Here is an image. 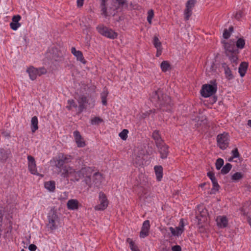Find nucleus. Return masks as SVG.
<instances>
[{"label":"nucleus","instance_id":"bb28decb","mask_svg":"<svg viewBox=\"0 0 251 251\" xmlns=\"http://www.w3.org/2000/svg\"><path fill=\"white\" fill-rule=\"evenodd\" d=\"M45 187L50 192H53L55 189V183L54 181H49L45 182Z\"/></svg>","mask_w":251,"mask_h":251},{"label":"nucleus","instance_id":"49530a36","mask_svg":"<svg viewBox=\"0 0 251 251\" xmlns=\"http://www.w3.org/2000/svg\"><path fill=\"white\" fill-rule=\"evenodd\" d=\"M224 164V160L221 158H219L216 162V168L217 170H220Z\"/></svg>","mask_w":251,"mask_h":251},{"label":"nucleus","instance_id":"a18cd8bd","mask_svg":"<svg viewBox=\"0 0 251 251\" xmlns=\"http://www.w3.org/2000/svg\"><path fill=\"white\" fill-rule=\"evenodd\" d=\"M196 3V0H189L186 4V7L192 10Z\"/></svg>","mask_w":251,"mask_h":251},{"label":"nucleus","instance_id":"1a4fd4ad","mask_svg":"<svg viewBox=\"0 0 251 251\" xmlns=\"http://www.w3.org/2000/svg\"><path fill=\"white\" fill-rule=\"evenodd\" d=\"M27 158L29 171L32 175L39 176V173L37 171L36 161L34 158L31 155H28Z\"/></svg>","mask_w":251,"mask_h":251},{"label":"nucleus","instance_id":"0e129e2a","mask_svg":"<svg viewBox=\"0 0 251 251\" xmlns=\"http://www.w3.org/2000/svg\"><path fill=\"white\" fill-rule=\"evenodd\" d=\"M210 71H213L214 70V64L212 63L209 68Z\"/></svg>","mask_w":251,"mask_h":251},{"label":"nucleus","instance_id":"72a5a7b5","mask_svg":"<svg viewBox=\"0 0 251 251\" xmlns=\"http://www.w3.org/2000/svg\"><path fill=\"white\" fill-rule=\"evenodd\" d=\"M108 92L107 90H104L101 94V99L102 104L106 105L107 104L106 98L108 96Z\"/></svg>","mask_w":251,"mask_h":251},{"label":"nucleus","instance_id":"a878e982","mask_svg":"<svg viewBox=\"0 0 251 251\" xmlns=\"http://www.w3.org/2000/svg\"><path fill=\"white\" fill-rule=\"evenodd\" d=\"M248 64L246 62H242L239 68V73L241 77H243L247 71Z\"/></svg>","mask_w":251,"mask_h":251},{"label":"nucleus","instance_id":"cd10ccee","mask_svg":"<svg viewBox=\"0 0 251 251\" xmlns=\"http://www.w3.org/2000/svg\"><path fill=\"white\" fill-rule=\"evenodd\" d=\"M104 37L111 39H114L117 38L118 33L111 28H109Z\"/></svg>","mask_w":251,"mask_h":251},{"label":"nucleus","instance_id":"69168bd1","mask_svg":"<svg viewBox=\"0 0 251 251\" xmlns=\"http://www.w3.org/2000/svg\"><path fill=\"white\" fill-rule=\"evenodd\" d=\"M234 158H234V157H233L231 156L230 158H228V161H230V162H231V161H232Z\"/></svg>","mask_w":251,"mask_h":251},{"label":"nucleus","instance_id":"f03ea898","mask_svg":"<svg viewBox=\"0 0 251 251\" xmlns=\"http://www.w3.org/2000/svg\"><path fill=\"white\" fill-rule=\"evenodd\" d=\"M60 168L59 172L62 177H71V180L73 181H77L80 179V171H76L75 169L69 165H65Z\"/></svg>","mask_w":251,"mask_h":251},{"label":"nucleus","instance_id":"c9c22d12","mask_svg":"<svg viewBox=\"0 0 251 251\" xmlns=\"http://www.w3.org/2000/svg\"><path fill=\"white\" fill-rule=\"evenodd\" d=\"M212 182L213 184V188L211 190V194H215L219 190L220 186L219 185L216 179L212 181Z\"/></svg>","mask_w":251,"mask_h":251},{"label":"nucleus","instance_id":"9d476101","mask_svg":"<svg viewBox=\"0 0 251 251\" xmlns=\"http://www.w3.org/2000/svg\"><path fill=\"white\" fill-rule=\"evenodd\" d=\"M169 229L174 236H180L184 231V223L183 219H181L179 226L177 227H170Z\"/></svg>","mask_w":251,"mask_h":251},{"label":"nucleus","instance_id":"473e14b6","mask_svg":"<svg viewBox=\"0 0 251 251\" xmlns=\"http://www.w3.org/2000/svg\"><path fill=\"white\" fill-rule=\"evenodd\" d=\"M237 52H235L232 53V54H230L229 55H227L229 57V59L230 61L232 63L235 64V65L233 64V67H235L237 64V61L238 58H237Z\"/></svg>","mask_w":251,"mask_h":251},{"label":"nucleus","instance_id":"4c0bfd02","mask_svg":"<svg viewBox=\"0 0 251 251\" xmlns=\"http://www.w3.org/2000/svg\"><path fill=\"white\" fill-rule=\"evenodd\" d=\"M153 44L156 49L162 48L161 43L157 36H154L153 39Z\"/></svg>","mask_w":251,"mask_h":251},{"label":"nucleus","instance_id":"a19ab883","mask_svg":"<svg viewBox=\"0 0 251 251\" xmlns=\"http://www.w3.org/2000/svg\"><path fill=\"white\" fill-rule=\"evenodd\" d=\"M154 16V12L152 9H150L148 12L147 21L150 24L152 23V19Z\"/></svg>","mask_w":251,"mask_h":251},{"label":"nucleus","instance_id":"5fc2aeb1","mask_svg":"<svg viewBox=\"0 0 251 251\" xmlns=\"http://www.w3.org/2000/svg\"><path fill=\"white\" fill-rule=\"evenodd\" d=\"M118 3L119 6H123L126 3V0H116Z\"/></svg>","mask_w":251,"mask_h":251},{"label":"nucleus","instance_id":"052dcab7","mask_svg":"<svg viewBox=\"0 0 251 251\" xmlns=\"http://www.w3.org/2000/svg\"><path fill=\"white\" fill-rule=\"evenodd\" d=\"M2 217H3V212L2 210H0V226H1V223L2 222Z\"/></svg>","mask_w":251,"mask_h":251},{"label":"nucleus","instance_id":"ddd939ff","mask_svg":"<svg viewBox=\"0 0 251 251\" xmlns=\"http://www.w3.org/2000/svg\"><path fill=\"white\" fill-rule=\"evenodd\" d=\"M150 228V221L146 220L143 224L140 233L141 238H145L149 235V231Z\"/></svg>","mask_w":251,"mask_h":251},{"label":"nucleus","instance_id":"e433bc0d","mask_svg":"<svg viewBox=\"0 0 251 251\" xmlns=\"http://www.w3.org/2000/svg\"><path fill=\"white\" fill-rule=\"evenodd\" d=\"M232 165L229 163H227L222 169L221 173L223 174H226L230 171Z\"/></svg>","mask_w":251,"mask_h":251},{"label":"nucleus","instance_id":"774afa93","mask_svg":"<svg viewBox=\"0 0 251 251\" xmlns=\"http://www.w3.org/2000/svg\"><path fill=\"white\" fill-rule=\"evenodd\" d=\"M205 185V183H202L201 185H200V186L201 187H203Z\"/></svg>","mask_w":251,"mask_h":251},{"label":"nucleus","instance_id":"393cba45","mask_svg":"<svg viewBox=\"0 0 251 251\" xmlns=\"http://www.w3.org/2000/svg\"><path fill=\"white\" fill-rule=\"evenodd\" d=\"M38 120L36 116L32 118L31 121V129L33 133L35 132L38 129Z\"/></svg>","mask_w":251,"mask_h":251},{"label":"nucleus","instance_id":"20e7f679","mask_svg":"<svg viewBox=\"0 0 251 251\" xmlns=\"http://www.w3.org/2000/svg\"><path fill=\"white\" fill-rule=\"evenodd\" d=\"M229 136L227 133L224 132L217 136V146L222 150L226 149L229 143Z\"/></svg>","mask_w":251,"mask_h":251},{"label":"nucleus","instance_id":"09e8293b","mask_svg":"<svg viewBox=\"0 0 251 251\" xmlns=\"http://www.w3.org/2000/svg\"><path fill=\"white\" fill-rule=\"evenodd\" d=\"M200 214H201V216L202 219L200 218V219H199V221H204L205 218L207 214L206 210L205 209H202V211L201 212H200Z\"/></svg>","mask_w":251,"mask_h":251},{"label":"nucleus","instance_id":"dca6fc26","mask_svg":"<svg viewBox=\"0 0 251 251\" xmlns=\"http://www.w3.org/2000/svg\"><path fill=\"white\" fill-rule=\"evenodd\" d=\"M66 206L69 210H77L79 208V203L77 200L71 199L67 201Z\"/></svg>","mask_w":251,"mask_h":251},{"label":"nucleus","instance_id":"7ed1b4c3","mask_svg":"<svg viewBox=\"0 0 251 251\" xmlns=\"http://www.w3.org/2000/svg\"><path fill=\"white\" fill-rule=\"evenodd\" d=\"M48 226L51 230L57 228L59 224V218L54 209H52L50 211L48 215Z\"/></svg>","mask_w":251,"mask_h":251},{"label":"nucleus","instance_id":"79ce46f5","mask_svg":"<svg viewBox=\"0 0 251 251\" xmlns=\"http://www.w3.org/2000/svg\"><path fill=\"white\" fill-rule=\"evenodd\" d=\"M233 30V27H230L229 28V30H227L226 29L224 30V33H223V37L225 39H228L230 36V33Z\"/></svg>","mask_w":251,"mask_h":251},{"label":"nucleus","instance_id":"2eb2a0df","mask_svg":"<svg viewBox=\"0 0 251 251\" xmlns=\"http://www.w3.org/2000/svg\"><path fill=\"white\" fill-rule=\"evenodd\" d=\"M156 147L158 149L161 157L163 159L167 158L169 153L168 147L164 144V142L160 144V146Z\"/></svg>","mask_w":251,"mask_h":251},{"label":"nucleus","instance_id":"f257e3e1","mask_svg":"<svg viewBox=\"0 0 251 251\" xmlns=\"http://www.w3.org/2000/svg\"><path fill=\"white\" fill-rule=\"evenodd\" d=\"M151 100L155 102L163 110H167L168 107L171 104L170 98L163 94L160 90L154 92L151 95Z\"/></svg>","mask_w":251,"mask_h":251},{"label":"nucleus","instance_id":"37998d69","mask_svg":"<svg viewBox=\"0 0 251 251\" xmlns=\"http://www.w3.org/2000/svg\"><path fill=\"white\" fill-rule=\"evenodd\" d=\"M192 14V10L186 7L184 11V18L185 20H188Z\"/></svg>","mask_w":251,"mask_h":251},{"label":"nucleus","instance_id":"58836bf2","mask_svg":"<svg viewBox=\"0 0 251 251\" xmlns=\"http://www.w3.org/2000/svg\"><path fill=\"white\" fill-rule=\"evenodd\" d=\"M68 105L67 106V108L69 110H71L73 108H76L77 104L73 100H68Z\"/></svg>","mask_w":251,"mask_h":251},{"label":"nucleus","instance_id":"3c124183","mask_svg":"<svg viewBox=\"0 0 251 251\" xmlns=\"http://www.w3.org/2000/svg\"><path fill=\"white\" fill-rule=\"evenodd\" d=\"M207 176L211 179V181H214L216 179L215 177L214 174L212 172H208L207 173Z\"/></svg>","mask_w":251,"mask_h":251},{"label":"nucleus","instance_id":"c756f323","mask_svg":"<svg viewBox=\"0 0 251 251\" xmlns=\"http://www.w3.org/2000/svg\"><path fill=\"white\" fill-rule=\"evenodd\" d=\"M223 67L224 69L225 73L226 76V77L228 79H230L233 78V75L232 74L231 71L230 70L228 66L226 63L223 64Z\"/></svg>","mask_w":251,"mask_h":251},{"label":"nucleus","instance_id":"423d86ee","mask_svg":"<svg viewBox=\"0 0 251 251\" xmlns=\"http://www.w3.org/2000/svg\"><path fill=\"white\" fill-rule=\"evenodd\" d=\"M92 169L89 167L84 168L80 170V177L83 176L84 177V181L85 183L90 187L93 184V180L91 179L92 174Z\"/></svg>","mask_w":251,"mask_h":251},{"label":"nucleus","instance_id":"aec40b11","mask_svg":"<svg viewBox=\"0 0 251 251\" xmlns=\"http://www.w3.org/2000/svg\"><path fill=\"white\" fill-rule=\"evenodd\" d=\"M93 184L97 186H99L103 180L102 175L100 173H95L92 176Z\"/></svg>","mask_w":251,"mask_h":251},{"label":"nucleus","instance_id":"680f3d73","mask_svg":"<svg viewBox=\"0 0 251 251\" xmlns=\"http://www.w3.org/2000/svg\"><path fill=\"white\" fill-rule=\"evenodd\" d=\"M126 241L129 244L130 246H131L132 244H134V242L130 238H127Z\"/></svg>","mask_w":251,"mask_h":251},{"label":"nucleus","instance_id":"603ef678","mask_svg":"<svg viewBox=\"0 0 251 251\" xmlns=\"http://www.w3.org/2000/svg\"><path fill=\"white\" fill-rule=\"evenodd\" d=\"M172 251H181V248L180 246L176 245L172 248Z\"/></svg>","mask_w":251,"mask_h":251},{"label":"nucleus","instance_id":"c85d7f7f","mask_svg":"<svg viewBox=\"0 0 251 251\" xmlns=\"http://www.w3.org/2000/svg\"><path fill=\"white\" fill-rule=\"evenodd\" d=\"M98 32L102 36H104L109 28L103 25H100L96 27Z\"/></svg>","mask_w":251,"mask_h":251},{"label":"nucleus","instance_id":"6ab92c4d","mask_svg":"<svg viewBox=\"0 0 251 251\" xmlns=\"http://www.w3.org/2000/svg\"><path fill=\"white\" fill-rule=\"evenodd\" d=\"M71 52L74 55H75L76 57V59L78 61L82 62L83 64L86 63V61L83 57L81 51L79 50H76L75 47H72L71 48Z\"/></svg>","mask_w":251,"mask_h":251},{"label":"nucleus","instance_id":"0eeeda50","mask_svg":"<svg viewBox=\"0 0 251 251\" xmlns=\"http://www.w3.org/2000/svg\"><path fill=\"white\" fill-rule=\"evenodd\" d=\"M72 160V157L70 155L60 153L56 158L55 166L57 168H61L64 166L65 163L70 162Z\"/></svg>","mask_w":251,"mask_h":251},{"label":"nucleus","instance_id":"39448f33","mask_svg":"<svg viewBox=\"0 0 251 251\" xmlns=\"http://www.w3.org/2000/svg\"><path fill=\"white\" fill-rule=\"evenodd\" d=\"M216 91V85L204 84L202 85L201 93L202 97L207 98L215 94Z\"/></svg>","mask_w":251,"mask_h":251},{"label":"nucleus","instance_id":"4be33fe9","mask_svg":"<svg viewBox=\"0 0 251 251\" xmlns=\"http://www.w3.org/2000/svg\"><path fill=\"white\" fill-rule=\"evenodd\" d=\"M152 137L154 140L156 146L160 145V144L163 142L161 138V136L158 130H154L152 134Z\"/></svg>","mask_w":251,"mask_h":251},{"label":"nucleus","instance_id":"8fccbe9b","mask_svg":"<svg viewBox=\"0 0 251 251\" xmlns=\"http://www.w3.org/2000/svg\"><path fill=\"white\" fill-rule=\"evenodd\" d=\"M38 75L39 76L47 73V70L44 68L37 69Z\"/></svg>","mask_w":251,"mask_h":251},{"label":"nucleus","instance_id":"5701e85b","mask_svg":"<svg viewBox=\"0 0 251 251\" xmlns=\"http://www.w3.org/2000/svg\"><path fill=\"white\" fill-rule=\"evenodd\" d=\"M77 101L79 103L78 108L80 111H82L85 108V105L87 102V98L85 96H80L77 99Z\"/></svg>","mask_w":251,"mask_h":251},{"label":"nucleus","instance_id":"f704fd0d","mask_svg":"<svg viewBox=\"0 0 251 251\" xmlns=\"http://www.w3.org/2000/svg\"><path fill=\"white\" fill-rule=\"evenodd\" d=\"M103 122L102 119L100 117H94L91 120V124L92 125H98Z\"/></svg>","mask_w":251,"mask_h":251},{"label":"nucleus","instance_id":"2f4dec72","mask_svg":"<svg viewBox=\"0 0 251 251\" xmlns=\"http://www.w3.org/2000/svg\"><path fill=\"white\" fill-rule=\"evenodd\" d=\"M161 70L163 72H166L171 69V65L167 61H163L160 64Z\"/></svg>","mask_w":251,"mask_h":251},{"label":"nucleus","instance_id":"a211bd4d","mask_svg":"<svg viewBox=\"0 0 251 251\" xmlns=\"http://www.w3.org/2000/svg\"><path fill=\"white\" fill-rule=\"evenodd\" d=\"M224 47L226 50V53L227 55H229L232 53L237 52L234 43H224Z\"/></svg>","mask_w":251,"mask_h":251},{"label":"nucleus","instance_id":"4468645a","mask_svg":"<svg viewBox=\"0 0 251 251\" xmlns=\"http://www.w3.org/2000/svg\"><path fill=\"white\" fill-rule=\"evenodd\" d=\"M21 17L20 15H14L12 19V22L10 24V26L13 30H16L21 26L19 21Z\"/></svg>","mask_w":251,"mask_h":251},{"label":"nucleus","instance_id":"7c9ffc66","mask_svg":"<svg viewBox=\"0 0 251 251\" xmlns=\"http://www.w3.org/2000/svg\"><path fill=\"white\" fill-rule=\"evenodd\" d=\"M244 175L241 172H236L231 176V179L234 182H237L243 178Z\"/></svg>","mask_w":251,"mask_h":251},{"label":"nucleus","instance_id":"864d4df0","mask_svg":"<svg viewBox=\"0 0 251 251\" xmlns=\"http://www.w3.org/2000/svg\"><path fill=\"white\" fill-rule=\"evenodd\" d=\"M130 249L132 251H140L137 248V247L134 244L131 245V246H129Z\"/></svg>","mask_w":251,"mask_h":251},{"label":"nucleus","instance_id":"f8f14e48","mask_svg":"<svg viewBox=\"0 0 251 251\" xmlns=\"http://www.w3.org/2000/svg\"><path fill=\"white\" fill-rule=\"evenodd\" d=\"M73 134L77 146L79 148L84 147L86 146L85 142L80 132L76 130L74 132Z\"/></svg>","mask_w":251,"mask_h":251},{"label":"nucleus","instance_id":"13d9d810","mask_svg":"<svg viewBox=\"0 0 251 251\" xmlns=\"http://www.w3.org/2000/svg\"><path fill=\"white\" fill-rule=\"evenodd\" d=\"M242 17V12L241 11L238 12L235 15L236 19L239 20Z\"/></svg>","mask_w":251,"mask_h":251},{"label":"nucleus","instance_id":"ea45409f","mask_svg":"<svg viewBox=\"0 0 251 251\" xmlns=\"http://www.w3.org/2000/svg\"><path fill=\"white\" fill-rule=\"evenodd\" d=\"M245 44V41L242 38H239L237 41L236 46L239 49H242L244 48Z\"/></svg>","mask_w":251,"mask_h":251},{"label":"nucleus","instance_id":"bf43d9fd","mask_svg":"<svg viewBox=\"0 0 251 251\" xmlns=\"http://www.w3.org/2000/svg\"><path fill=\"white\" fill-rule=\"evenodd\" d=\"M156 50L157 51L156 55V56L159 57L162 53V48L156 49Z\"/></svg>","mask_w":251,"mask_h":251},{"label":"nucleus","instance_id":"4d7b16f0","mask_svg":"<svg viewBox=\"0 0 251 251\" xmlns=\"http://www.w3.org/2000/svg\"><path fill=\"white\" fill-rule=\"evenodd\" d=\"M84 0H77V6L79 7L82 6Z\"/></svg>","mask_w":251,"mask_h":251},{"label":"nucleus","instance_id":"6e6552de","mask_svg":"<svg viewBox=\"0 0 251 251\" xmlns=\"http://www.w3.org/2000/svg\"><path fill=\"white\" fill-rule=\"evenodd\" d=\"M108 205V201L105 195L100 192L99 194V203L94 207L96 210H103Z\"/></svg>","mask_w":251,"mask_h":251},{"label":"nucleus","instance_id":"c03bdc74","mask_svg":"<svg viewBox=\"0 0 251 251\" xmlns=\"http://www.w3.org/2000/svg\"><path fill=\"white\" fill-rule=\"evenodd\" d=\"M128 133V130L125 129L119 133V136L122 140H126L127 139Z\"/></svg>","mask_w":251,"mask_h":251},{"label":"nucleus","instance_id":"6e6d98bb","mask_svg":"<svg viewBox=\"0 0 251 251\" xmlns=\"http://www.w3.org/2000/svg\"><path fill=\"white\" fill-rule=\"evenodd\" d=\"M28 249L30 251H35L37 247L34 244H31L29 246Z\"/></svg>","mask_w":251,"mask_h":251},{"label":"nucleus","instance_id":"9b49d317","mask_svg":"<svg viewBox=\"0 0 251 251\" xmlns=\"http://www.w3.org/2000/svg\"><path fill=\"white\" fill-rule=\"evenodd\" d=\"M107 1V0H100L101 14L105 17H107L111 15H114L115 14L114 11H112L111 8H109L108 10H107L106 7V3ZM117 8L118 7H115L113 9V11H115Z\"/></svg>","mask_w":251,"mask_h":251},{"label":"nucleus","instance_id":"de8ad7c7","mask_svg":"<svg viewBox=\"0 0 251 251\" xmlns=\"http://www.w3.org/2000/svg\"><path fill=\"white\" fill-rule=\"evenodd\" d=\"M232 156L234 158L239 157L240 156V154L238 152L237 148H235L233 150L231 151Z\"/></svg>","mask_w":251,"mask_h":251},{"label":"nucleus","instance_id":"412c9836","mask_svg":"<svg viewBox=\"0 0 251 251\" xmlns=\"http://www.w3.org/2000/svg\"><path fill=\"white\" fill-rule=\"evenodd\" d=\"M26 72L28 74L29 77L32 80H35L38 75L37 69L33 67H29L27 69Z\"/></svg>","mask_w":251,"mask_h":251},{"label":"nucleus","instance_id":"b1692460","mask_svg":"<svg viewBox=\"0 0 251 251\" xmlns=\"http://www.w3.org/2000/svg\"><path fill=\"white\" fill-rule=\"evenodd\" d=\"M154 171L157 180L160 181L163 176V168L161 166H156L154 167Z\"/></svg>","mask_w":251,"mask_h":251},{"label":"nucleus","instance_id":"e2e57ef3","mask_svg":"<svg viewBox=\"0 0 251 251\" xmlns=\"http://www.w3.org/2000/svg\"><path fill=\"white\" fill-rule=\"evenodd\" d=\"M2 134L5 137H9L10 136L9 133L8 132H6V131H2Z\"/></svg>","mask_w":251,"mask_h":251},{"label":"nucleus","instance_id":"f3484780","mask_svg":"<svg viewBox=\"0 0 251 251\" xmlns=\"http://www.w3.org/2000/svg\"><path fill=\"white\" fill-rule=\"evenodd\" d=\"M217 226L221 228L226 227L228 225L227 218L223 216H219L216 218Z\"/></svg>","mask_w":251,"mask_h":251},{"label":"nucleus","instance_id":"338daca9","mask_svg":"<svg viewBox=\"0 0 251 251\" xmlns=\"http://www.w3.org/2000/svg\"><path fill=\"white\" fill-rule=\"evenodd\" d=\"M248 125L251 127V120H249L248 122Z\"/></svg>","mask_w":251,"mask_h":251}]
</instances>
